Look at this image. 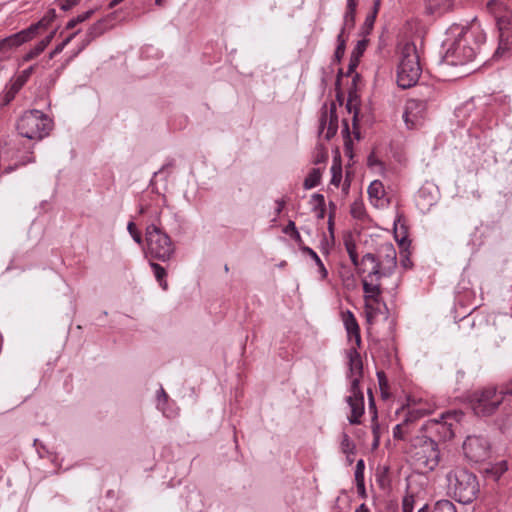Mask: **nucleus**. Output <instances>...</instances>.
I'll use <instances>...</instances> for the list:
<instances>
[{"mask_svg": "<svg viewBox=\"0 0 512 512\" xmlns=\"http://www.w3.org/2000/svg\"><path fill=\"white\" fill-rule=\"evenodd\" d=\"M363 291L365 293L366 300V308H372L367 301L372 300L375 303H379L380 296L382 294V288L380 281H375L374 279H362Z\"/></svg>", "mask_w": 512, "mask_h": 512, "instance_id": "nucleus-15", "label": "nucleus"}, {"mask_svg": "<svg viewBox=\"0 0 512 512\" xmlns=\"http://www.w3.org/2000/svg\"><path fill=\"white\" fill-rule=\"evenodd\" d=\"M150 266L154 271V275H155L156 280L158 281L159 285L162 287V289L167 290L168 283L166 281L167 273H166L165 268L155 262H150Z\"/></svg>", "mask_w": 512, "mask_h": 512, "instance_id": "nucleus-28", "label": "nucleus"}, {"mask_svg": "<svg viewBox=\"0 0 512 512\" xmlns=\"http://www.w3.org/2000/svg\"><path fill=\"white\" fill-rule=\"evenodd\" d=\"M80 30L70 34L62 43L58 44L50 53L49 59L54 58L57 54L61 53L64 47L79 33Z\"/></svg>", "mask_w": 512, "mask_h": 512, "instance_id": "nucleus-42", "label": "nucleus"}, {"mask_svg": "<svg viewBox=\"0 0 512 512\" xmlns=\"http://www.w3.org/2000/svg\"><path fill=\"white\" fill-rule=\"evenodd\" d=\"M356 9H357V1L356 0H347L346 11L344 14V23L343 27L339 34L344 35L345 31L352 30L355 26V18H356Z\"/></svg>", "mask_w": 512, "mask_h": 512, "instance_id": "nucleus-19", "label": "nucleus"}, {"mask_svg": "<svg viewBox=\"0 0 512 512\" xmlns=\"http://www.w3.org/2000/svg\"><path fill=\"white\" fill-rule=\"evenodd\" d=\"M359 110L358 109H355L354 111V116H353V119H352V125H353V133H354V136L356 139H360V131H359V126H358V121H359Z\"/></svg>", "mask_w": 512, "mask_h": 512, "instance_id": "nucleus-53", "label": "nucleus"}, {"mask_svg": "<svg viewBox=\"0 0 512 512\" xmlns=\"http://www.w3.org/2000/svg\"><path fill=\"white\" fill-rule=\"evenodd\" d=\"M128 231L129 233L131 234V236L133 237L134 241L138 244H141L142 243V236L141 234L137 231V228H136V225L134 222H129L128 223Z\"/></svg>", "mask_w": 512, "mask_h": 512, "instance_id": "nucleus-51", "label": "nucleus"}, {"mask_svg": "<svg viewBox=\"0 0 512 512\" xmlns=\"http://www.w3.org/2000/svg\"><path fill=\"white\" fill-rule=\"evenodd\" d=\"M499 394L503 398L505 395H512V380L501 387Z\"/></svg>", "mask_w": 512, "mask_h": 512, "instance_id": "nucleus-57", "label": "nucleus"}, {"mask_svg": "<svg viewBox=\"0 0 512 512\" xmlns=\"http://www.w3.org/2000/svg\"><path fill=\"white\" fill-rule=\"evenodd\" d=\"M34 71V66H30L28 67L27 69L23 70L22 73L20 75H18L17 77L22 80L24 83H26L29 79V77L31 76V74L33 73Z\"/></svg>", "mask_w": 512, "mask_h": 512, "instance_id": "nucleus-56", "label": "nucleus"}, {"mask_svg": "<svg viewBox=\"0 0 512 512\" xmlns=\"http://www.w3.org/2000/svg\"><path fill=\"white\" fill-rule=\"evenodd\" d=\"M414 497L413 495H406L402 500L403 512H413Z\"/></svg>", "mask_w": 512, "mask_h": 512, "instance_id": "nucleus-49", "label": "nucleus"}, {"mask_svg": "<svg viewBox=\"0 0 512 512\" xmlns=\"http://www.w3.org/2000/svg\"><path fill=\"white\" fill-rule=\"evenodd\" d=\"M16 128L22 137L41 140L51 132L53 121L42 111L33 109L23 113L17 121Z\"/></svg>", "mask_w": 512, "mask_h": 512, "instance_id": "nucleus-3", "label": "nucleus"}, {"mask_svg": "<svg viewBox=\"0 0 512 512\" xmlns=\"http://www.w3.org/2000/svg\"><path fill=\"white\" fill-rule=\"evenodd\" d=\"M56 18V11L55 9H49L46 14L43 16V18L38 21L39 25L42 28L48 27Z\"/></svg>", "mask_w": 512, "mask_h": 512, "instance_id": "nucleus-43", "label": "nucleus"}, {"mask_svg": "<svg viewBox=\"0 0 512 512\" xmlns=\"http://www.w3.org/2000/svg\"><path fill=\"white\" fill-rule=\"evenodd\" d=\"M147 254L160 261H168L175 253L170 236L155 224L146 228Z\"/></svg>", "mask_w": 512, "mask_h": 512, "instance_id": "nucleus-5", "label": "nucleus"}, {"mask_svg": "<svg viewBox=\"0 0 512 512\" xmlns=\"http://www.w3.org/2000/svg\"><path fill=\"white\" fill-rule=\"evenodd\" d=\"M380 427L377 421H372V433L374 436V440L372 443V448L377 449L380 443Z\"/></svg>", "mask_w": 512, "mask_h": 512, "instance_id": "nucleus-47", "label": "nucleus"}, {"mask_svg": "<svg viewBox=\"0 0 512 512\" xmlns=\"http://www.w3.org/2000/svg\"><path fill=\"white\" fill-rule=\"evenodd\" d=\"M384 193V187L381 181L375 180L368 187V194L372 198L380 199Z\"/></svg>", "mask_w": 512, "mask_h": 512, "instance_id": "nucleus-36", "label": "nucleus"}, {"mask_svg": "<svg viewBox=\"0 0 512 512\" xmlns=\"http://www.w3.org/2000/svg\"><path fill=\"white\" fill-rule=\"evenodd\" d=\"M107 29L106 20L102 19L94 23L86 33L85 43L89 44L92 40L102 35Z\"/></svg>", "mask_w": 512, "mask_h": 512, "instance_id": "nucleus-22", "label": "nucleus"}, {"mask_svg": "<svg viewBox=\"0 0 512 512\" xmlns=\"http://www.w3.org/2000/svg\"><path fill=\"white\" fill-rule=\"evenodd\" d=\"M434 96V89L426 86L423 88V91L419 93L417 98L407 101L403 117L410 128L417 126L420 121L424 119L428 105L434 100Z\"/></svg>", "mask_w": 512, "mask_h": 512, "instance_id": "nucleus-9", "label": "nucleus"}, {"mask_svg": "<svg viewBox=\"0 0 512 512\" xmlns=\"http://www.w3.org/2000/svg\"><path fill=\"white\" fill-rule=\"evenodd\" d=\"M24 42L22 38H20L18 33H15L9 37L4 38L0 41V51L5 52L9 49L18 47L22 45Z\"/></svg>", "mask_w": 512, "mask_h": 512, "instance_id": "nucleus-25", "label": "nucleus"}, {"mask_svg": "<svg viewBox=\"0 0 512 512\" xmlns=\"http://www.w3.org/2000/svg\"><path fill=\"white\" fill-rule=\"evenodd\" d=\"M454 0H425L426 12L430 15H441L449 11Z\"/></svg>", "mask_w": 512, "mask_h": 512, "instance_id": "nucleus-20", "label": "nucleus"}, {"mask_svg": "<svg viewBox=\"0 0 512 512\" xmlns=\"http://www.w3.org/2000/svg\"><path fill=\"white\" fill-rule=\"evenodd\" d=\"M301 251L303 253L309 255L314 260V263H316V265L319 268V272L321 273L322 278L325 279L328 275V272H327L322 260L317 255V253L308 246H301Z\"/></svg>", "mask_w": 512, "mask_h": 512, "instance_id": "nucleus-30", "label": "nucleus"}, {"mask_svg": "<svg viewBox=\"0 0 512 512\" xmlns=\"http://www.w3.org/2000/svg\"><path fill=\"white\" fill-rule=\"evenodd\" d=\"M322 110L323 111L321 113V117L319 120V134H321L324 131L327 123L329 127L338 129V115L335 103H331L329 115L326 109V105L323 106Z\"/></svg>", "mask_w": 512, "mask_h": 512, "instance_id": "nucleus-17", "label": "nucleus"}, {"mask_svg": "<svg viewBox=\"0 0 512 512\" xmlns=\"http://www.w3.org/2000/svg\"><path fill=\"white\" fill-rule=\"evenodd\" d=\"M368 42L369 41L366 39H362L357 42L355 48L353 49L350 55L348 69L347 72L345 73L346 77L351 76L355 72L356 68L360 63V58L362 57L367 48Z\"/></svg>", "mask_w": 512, "mask_h": 512, "instance_id": "nucleus-16", "label": "nucleus"}, {"mask_svg": "<svg viewBox=\"0 0 512 512\" xmlns=\"http://www.w3.org/2000/svg\"><path fill=\"white\" fill-rule=\"evenodd\" d=\"M321 176H322L321 169L320 168H313L309 172L307 177L304 179L303 187L306 190H309V189H312V188L316 187L320 183V181H321Z\"/></svg>", "mask_w": 512, "mask_h": 512, "instance_id": "nucleus-24", "label": "nucleus"}, {"mask_svg": "<svg viewBox=\"0 0 512 512\" xmlns=\"http://www.w3.org/2000/svg\"><path fill=\"white\" fill-rule=\"evenodd\" d=\"M377 262L383 268L384 276H391L397 267V253L392 243H383L378 248Z\"/></svg>", "mask_w": 512, "mask_h": 512, "instance_id": "nucleus-12", "label": "nucleus"}, {"mask_svg": "<svg viewBox=\"0 0 512 512\" xmlns=\"http://www.w3.org/2000/svg\"><path fill=\"white\" fill-rule=\"evenodd\" d=\"M347 357L349 359V377L353 379H359L361 381L363 377V362L356 347H351L347 351Z\"/></svg>", "mask_w": 512, "mask_h": 512, "instance_id": "nucleus-14", "label": "nucleus"}, {"mask_svg": "<svg viewBox=\"0 0 512 512\" xmlns=\"http://www.w3.org/2000/svg\"><path fill=\"white\" fill-rule=\"evenodd\" d=\"M364 469H365L364 460L363 459L358 460L357 464H356V469H355V481L356 482L364 481Z\"/></svg>", "mask_w": 512, "mask_h": 512, "instance_id": "nucleus-46", "label": "nucleus"}, {"mask_svg": "<svg viewBox=\"0 0 512 512\" xmlns=\"http://www.w3.org/2000/svg\"><path fill=\"white\" fill-rule=\"evenodd\" d=\"M406 244H407V240L406 238H402L400 241H399V245L401 248H403V251L401 252V265L405 268V269H408V268H411L412 267V261L409 257V253L407 252L406 250Z\"/></svg>", "mask_w": 512, "mask_h": 512, "instance_id": "nucleus-39", "label": "nucleus"}, {"mask_svg": "<svg viewBox=\"0 0 512 512\" xmlns=\"http://www.w3.org/2000/svg\"><path fill=\"white\" fill-rule=\"evenodd\" d=\"M347 37L342 34L337 36V46L333 56V62L340 63L346 50Z\"/></svg>", "mask_w": 512, "mask_h": 512, "instance_id": "nucleus-31", "label": "nucleus"}, {"mask_svg": "<svg viewBox=\"0 0 512 512\" xmlns=\"http://www.w3.org/2000/svg\"><path fill=\"white\" fill-rule=\"evenodd\" d=\"M486 8L494 16L500 32L499 47L495 52V56H497L508 45L510 36L506 35V32L512 30V10H509L501 0H489Z\"/></svg>", "mask_w": 512, "mask_h": 512, "instance_id": "nucleus-8", "label": "nucleus"}, {"mask_svg": "<svg viewBox=\"0 0 512 512\" xmlns=\"http://www.w3.org/2000/svg\"><path fill=\"white\" fill-rule=\"evenodd\" d=\"M503 401L496 387L490 386L475 391L470 396V405L477 416H490L496 412Z\"/></svg>", "mask_w": 512, "mask_h": 512, "instance_id": "nucleus-7", "label": "nucleus"}, {"mask_svg": "<svg viewBox=\"0 0 512 512\" xmlns=\"http://www.w3.org/2000/svg\"><path fill=\"white\" fill-rule=\"evenodd\" d=\"M342 122H343L342 134L344 137V151L347 156L352 158L353 157V142L350 137L349 124L346 119H344Z\"/></svg>", "mask_w": 512, "mask_h": 512, "instance_id": "nucleus-29", "label": "nucleus"}, {"mask_svg": "<svg viewBox=\"0 0 512 512\" xmlns=\"http://www.w3.org/2000/svg\"><path fill=\"white\" fill-rule=\"evenodd\" d=\"M25 85V83L20 80L18 77L9 85L12 90L19 92L21 88Z\"/></svg>", "mask_w": 512, "mask_h": 512, "instance_id": "nucleus-61", "label": "nucleus"}, {"mask_svg": "<svg viewBox=\"0 0 512 512\" xmlns=\"http://www.w3.org/2000/svg\"><path fill=\"white\" fill-rule=\"evenodd\" d=\"M290 237L299 245L300 248H301V246H305L303 244V240H302L301 235L298 232V230L290 233Z\"/></svg>", "mask_w": 512, "mask_h": 512, "instance_id": "nucleus-64", "label": "nucleus"}, {"mask_svg": "<svg viewBox=\"0 0 512 512\" xmlns=\"http://www.w3.org/2000/svg\"><path fill=\"white\" fill-rule=\"evenodd\" d=\"M412 458L415 464L426 471H433L440 462V451L435 440L428 436L416 437Z\"/></svg>", "mask_w": 512, "mask_h": 512, "instance_id": "nucleus-6", "label": "nucleus"}, {"mask_svg": "<svg viewBox=\"0 0 512 512\" xmlns=\"http://www.w3.org/2000/svg\"><path fill=\"white\" fill-rule=\"evenodd\" d=\"M312 200L316 202L315 206H325V198L322 194L315 193L312 195Z\"/></svg>", "mask_w": 512, "mask_h": 512, "instance_id": "nucleus-62", "label": "nucleus"}, {"mask_svg": "<svg viewBox=\"0 0 512 512\" xmlns=\"http://www.w3.org/2000/svg\"><path fill=\"white\" fill-rule=\"evenodd\" d=\"M80 0H59V6L62 10L68 11L78 4Z\"/></svg>", "mask_w": 512, "mask_h": 512, "instance_id": "nucleus-55", "label": "nucleus"}, {"mask_svg": "<svg viewBox=\"0 0 512 512\" xmlns=\"http://www.w3.org/2000/svg\"><path fill=\"white\" fill-rule=\"evenodd\" d=\"M485 35L477 32L472 40L467 37L456 40L446 52V59L451 65H465L472 62L480 53V44Z\"/></svg>", "mask_w": 512, "mask_h": 512, "instance_id": "nucleus-4", "label": "nucleus"}, {"mask_svg": "<svg viewBox=\"0 0 512 512\" xmlns=\"http://www.w3.org/2000/svg\"><path fill=\"white\" fill-rule=\"evenodd\" d=\"M360 265L362 267H357V273L359 275H364L363 278L380 281L382 277H385L383 274V268L380 266L379 262H377L376 254L366 253L363 255Z\"/></svg>", "mask_w": 512, "mask_h": 512, "instance_id": "nucleus-13", "label": "nucleus"}, {"mask_svg": "<svg viewBox=\"0 0 512 512\" xmlns=\"http://www.w3.org/2000/svg\"><path fill=\"white\" fill-rule=\"evenodd\" d=\"M507 469L506 461H501L491 468V472L499 478Z\"/></svg>", "mask_w": 512, "mask_h": 512, "instance_id": "nucleus-50", "label": "nucleus"}, {"mask_svg": "<svg viewBox=\"0 0 512 512\" xmlns=\"http://www.w3.org/2000/svg\"><path fill=\"white\" fill-rule=\"evenodd\" d=\"M329 207H330L331 211H330L329 219H328V230H329L330 234L333 236V226H334L333 217H334V213L336 210V205H335V203L330 202Z\"/></svg>", "mask_w": 512, "mask_h": 512, "instance_id": "nucleus-54", "label": "nucleus"}, {"mask_svg": "<svg viewBox=\"0 0 512 512\" xmlns=\"http://www.w3.org/2000/svg\"><path fill=\"white\" fill-rule=\"evenodd\" d=\"M341 450L346 455L354 454L356 451V446L353 443V441L350 439L349 435L347 433L342 434V440H341Z\"/></svg>", "mask_w": 512, "mask_h": 512, "instance_id": "nucleus-35", "label": "nucleus"}, {"mask_svg": "<svg viewBox=\"0 0 512 512\" xmlns=\"http://www.w3.org/2000/svg\"><path fill=\"white\" fill-rule=\"evenodd\" d=\"M349 102H354L356 104H358L359 102V96L357 94V89H354V88H349V91H348V100Z\"/></svg>", "mask_w": 512, "mask_h": 512, "instance_id": "nucleus-58", "label": "nucleus"}, {"mask_svg": "<svg viewBox=\"0 0 512 512\" xmlns=\"http://www.w3.org/2000/svg\"><path fill=\"white\" fill-rule=\"evenodd\" d=\"M424 415H425L424 410L413 408V409L408 410L403 422H404V424H406L408 426L409 424L414 423L418 419L422 418Z\"/></svg>", "mask_w": 512, "mask_h": 512, "instance_id": "nucleus-38", "label": "nucleus"}, {"mask_svg": "<svg viewBox=\"0 0 512 512\" xmlns=\"http://www.w3.org/2000/svg\"><path fill=\"white\" fill-rule=\"evenodd\" d=\"M432 512H457V510L450 500L443 499L435 503Z\"/></svg>", "mask_w": 512, "mask_h": 512, "instance_id": "nucleus-33", "label": "nucleus"}, {"mask_svg": "<svg viewBox=\"0 0 512 512\" xmlns=\"http://www.w3.org/2000/svg\"><path fill=\"white\" fill-rule=\"evenodd\" d=\"M406 426L407 425L404 424V422L402 421L400 424H397L394 427L393 436L395 439H399V440L404 439V435H405L404 427H406Z\"/></svg>", "mask_w": 512, "mask_h": 512, "instance_id": "nucleus-52", "label": "nucleus"}, {"mask_svg": "<svg viewBox=\"0 0 512 512\" xmlns=\"http://www.w3.org/2000/svg\"><path fill=\"white\" fill-rule=\"evenodd\" d=\"M377 378H378V383H379V388L381 391L382 398L388 399L390 397V394L388 392L389 384H388V380H387L385 372L378 371Z\"/></svg>", "mask_w": 512, "mask_h": 512, "instance_id": "nucleus-34", "label": "nucleus"}, {"mask_svg": "<svg viewBox=\"0 0 512 512\" xmlns=\"http://www.w3.org/2000/svg\"><path fill=\"white\" fill-rule=\"evenodd\" d=\"M332 172V178H331V184L338 187L341 179H342V168L340 163H336V160L334 161V164L331 167Z\"/></svg>", "mask_w": 512, "mask_h": 512, "instance_id": "nucleus-41", "label": "nucleus"}, {"mask_svg": "<svg viewBox=\"0 0 512 512\" xmlns=\"http://www.w3.org/2000/svg\"><path fill=\"white\" fill-rule=\"evenodd\" d=\"M350 395L346 398L348 405L351 408V415L349 417L350 424H360V418L364 413V396L359 386V379L351 380Z\"/></svg>", "mask_w": 512, "mask_h": 512, "instance_id": "nucleus-11", "label": "nucleus"}, {"mask_svg": "<svg viewBox=\"0 0 512 512\" xmlns=\"http://www.w3.org/2000/svg\"><path fill=\"white\" fill-rule=\"evenodd\" d=\"M18 92L12 90L9 86L6 87V90L4 92L3 98H2V106H6L10 104V102L15 98L16 94Z\"/></svg>", "mask_w": 512, "mask_h": 512, "instance_id": "nucleus-48", "label": "nucleus"}, {"mask_svg": "<svg viewBox=\"0 0 512 512\" xmlns=\"http://www.w3.org/2000/svg\"><path fill=\"white\" fill-rule=\"evenodd\" d=\"M422 430L435 431L438 434H440L444 440L451 439L454 437L451 425H448L446 422H441L438 420H429L425 425H423Z\"/></svg>", "mask_w": 512, "mask_h": 512, "instance_id": "nucleus-18", "label": "nucleus"}, {"mask_svg": "<svg viewBox=\"0 0 512 512\" xmlns=\"http://www.w3.org/2000/svg\"><path fill=\"white\" fill-rule=\"evenodd\" d=\"M93 13H94V10H88V11L78 15L77 17L72 18L71 20L68 21L65 28L67 30L73 29L77 24L82 23V22L86 21L87 19H89L93 15Z\"/></svg>", "mask_w": 512, "mask_h": 512, "instance_id": "nucleus-37", "label": "nucleus"}, {"mask_svg": "<svg viewBox=\"0 0 512 512\" xmlns=\"http://www.w3.org/2000/svg\"><path fill=\"white\" fill-rule=\"evenodd\" d=\"M369 409L373 412L372 421H377L378 416L373 395H370L369 398Z\"/></svg>", "mask_w": 512, "mask_h": 512, "instance_id": "nucleus-60", "label": "nucleus"}, {"mask_svg": "<svg viewBox=\"0 0 512 512\" xmlns=\"http://www.w3.org/2000/svg\"><path fill=\"white\" fill-rule=\"evenodd\" d=\"M462 448L465 457L475 463L484 462L490 457V443L481 436H468Z\"/></svg>", "mask_w": 512, "mask_h": 512, "instance_id": "nucleus-10", "label": "nucleus"}, {"mask_svg": "<svg viewBox=\"0 0 512 512\" xmlns=\"http://www.w3.org/2000/svg\"><path fill=\"white\" fill-rule=\"evenodd\" d=\"M422 73L416 46L407 42L401 49L400 62L397 68V84L402 89L414 86Z\"/></svg>", "mask_w": 512, "mask_h": 512, "instance_id": "nucleus-2", "label": "nucleus"}, {"mask_svg": "<svg viewBox=\"0 0 512 512\" xmlns=\"http://www.w3.org/2000/svg\"><path fill=\"white\" fill-rule=\"evenodd\" d=\"M375 20H376L375 16H373L371 14L367 15L365 22L363 23V25L361 27V31H360L361 36L366 37L371 33V31L374 27Z\"/></svg>", "mask_w": 512, "mask_h": 512, "instance_id": "nucleus-40", "label": "nucleus"}, {"mask_svg": "<svg viewBox=\"0 0 512 512\" xmlns=\"http://www.w3.org/2000/svg\"><path fill=\"white\" fill-rule=\"evenodd\" d=\"M55 33V30L52 31L49 35H47L40 42H38L34 48H32L29 52L25 54V56L23 57L24 61H30L37 57L39 54H41L45 50V48L50 44Z\"/></svg>", "mask_w": 512, "mask_h": 512, "instance_id": "nucleus-21", "label": "nucleus"}, {"mask_svg": "<svg viewBox=\"0 0 512 512\" xmlns=\"http://www.w3.org/2000/svg\"><path fill=\"white\" fill-rule=\"evenodd\" d=\"M42 28L39 23H35L30 25L28 28L18 32L20 38H22L23 42H27L31 40L33 37H35L38 34V30Z\"/></svg>", "mask_w": 512, "mask_h": 512, "instance_id": "nucleus-32", "label": "nucleus"}, {"mask_svg": "<svg viewBox=\"0 0 512 512\" xmlns=\"http://www.w3.org/2000/svg\"><path fill=\"white\" fill-rule=\"evenodd\" d=\"M344 246L347 250V253L350 257L352 264L355 267H359L361 261H359L358 254L356 251V243L351 234H348L344 237Z\"/></svg>", "mask_w": 512, "mask_h": 512, "instance_id": "nucleus-23", "label": "nucleus"}, {"mask_svg": "<svg viewBox=\"0 0 512 512\" xmlns=\"http://www.w3.org/2000/svg\"><path fill=\"white\" fill-rule=\"evenodd\" d=\"M356 487H357L358 495L363 499L367 498L364 481L356 482Z\"/></svg>", "mask_w": 512, "mask_h": 512, "instance_id": "nucleus-59", "label": "nucleus"}, {"mask_svg": "<svg viewBox=\"0 0 512 512\" xmlns=\"http://www.w3.org/2000/svg\"><path fill=\"white\" fill-rule=\"evenodd\" d=\"M343 321H344V325H345V328H346L349 336H351L357 332H360V327H359L358 322L352 312L347 311L343 315Z\"/></svg>", "mask_w": 512, "mask_h": 512, "instance_id": "nucleus-26", "label": "nucleus"}, {"mask_svg": "<svg viewBox=\"0 0 512 512\" xmlns=\"http://www.w3.org/2000/svg\"><path fill=\"white\" fill-rule=\"evenodd\" d=\"M389 466L379 467L376 472V480L381 489H386L390 486L391 480L389 477Z\"/></svg>", "mask_w": 512, "mask_h": 512, "instance_id": "nucleus-27", "label": "nucleus"}, {"mask_svg": "<svg viewBox=\"0 0 512 512\" xmlns=\"http://www.w3.org/2000/svg\"><path fill=\"white\" fill-rule=\"evenodd\" d=\"M447 481V493L455 501L470 504L477 499L480 484L473 472L465 468H456L448 473Z\"/></svg>", "mask_w": 512, "mask_h": 512, "instance_id": "nucleus-1", "label": "nucleus"}, {"mask_svg": "<svg viewBox=\"0 0 512 512\" xmlns=\"http://www.w3.org/2000/svg\"><path fill=\"white\" fill-rule=\"evenodd\" d=\"M296 225L295 222L292 220H289L288 224L284 227L283 232L290 236V233L296 231Z\"/></svg>", "mask_w": 512, "mask_h": 512, "instance_id": "nucleus-63", "label": "nucleus"}, {"mask_svg": "<svg viewBox=\"0 0 512 512\" xmlns=\"http://www.w3.org/2000/svg\"><path fill=\"white\" fill-rule=\"evenodd\" d=\"M327 158H328V154H327L325 147L322 144H319L317 146V154L313 160V163L314 164L324 163V162H326Z\"/></svg>", "mask_w": 512, "mask_h": 512, "instance_id": "nucleus-45", "label": "nucleus"}, {"mask_svg": "<svg viewBox=\"0 0 512 512\" xmlns=\"http://www.w3.org/2000/svg\"><path fill=\"white\" fill-rule=\"evenodd\" d=\"M350 213L353 218L362 219L363 216L365 215V209H364L362 203L354 202L351 205Z\"/></svg>", "mask_w": 512, "mask_h": 512, "instance_id": "nucleus-44", "label": "nucleus"}]
</instances>
